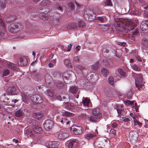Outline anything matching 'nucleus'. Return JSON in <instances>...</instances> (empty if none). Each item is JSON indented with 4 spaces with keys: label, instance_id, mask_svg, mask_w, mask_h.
<instances>
[{
    "label": "nucleus",
    "instance_id": "nucleus-1",
    "mask_svg": "<svg viewBox=\"0 0 148 148\" xmlns=\"http://www.w3.org/2000/svg\"><path fill=\"white\" fill-rule=\"evenodd\" d=\"M125 26L124 28L130 31L133 30L136 27V24L131 20H128L123 24L121 22L116 21L114 23V26L116 29L118 31H121V29L124 27L123 25Z\"/></svg>",
    "mask_w": 148,
    "mask_h": 148
},
{
    "label": "nucleus",
    "instance_id": "nucleus-2",
    "mask_svg": "<svg viewBox=\"0 0 148 148\" xmlns=\"http://www.w3.org/2000/svg\"><path fill=\"white\" fill-rule=\"evenodd\" d=\"M102 117V114L100 112L99 109L95 108L91 112V114L89 115L88 121L90 123H96Z\"/></svg>",
    "mask_w": 148,
    "mask_h": 148
},
{
    "label": "nucleus",
    "instance_id": "nucleus-3",
    "mask_svg": "<svg viewBox=\"0 0 148 148\" xmlns=\"http://www.w3.org/2000/svg\"><path fill=\"white\" fill-rule=\"evenodd\" d=\"M63 79L64 82L65 80H70L71 81H74L76 80V77L74 72L70 71H68L62 74Z\"/></svg>",
    "mask_w": 148,
    "mask_h": 148
},
{
    "label": "nucleus",
    "instance_id": "nucleus-4",
    "mask_svg": "<svg viewBox=\"0 0 148 148\" xmlns=\"http://www.w3.org/2000/svg\"><path fill=\"white\" fill-rule=\"evenodd\" d=\"M23 26L20 23L12 24L9 27L10 31L12 33H16L23 29Z\"/></svg>",
    "mask_w": 148,
    "mask_h": 148
},
{
    "label": "nucleus",
    "instance_id": "nucleus-5",
    "mask_svg": "<svg viewBox=\"0 0 148 148\" xmlns=\"http://www.w3.org/2000/svg\"><path fill=\"white\" fill-rule=\"evenodd\" d=\"M0 36L4 39H6L7 37L5 24L1 18H0Z\"/></svg>",
    "mask_w": 148,
    "mask_h": 148
},
{
    "label": "nucleus",
    "instance_id": "nucleus-6",
    "mask_svg": "<svg viewBox=\"0 0 148 148\" xmlns=\"http://www.w3.org/2000/svg\"><path fill=\"white\" fill-rule=\"evenodd\" d=\"M43 125L45 130H49L53 127L54 125V123L50 120H47L45 121Z\"/></svg>",
    "mask_w": 148,
    "mask_h": 148
},
{
    "label": "nucleus",
    "instance_id": "nucleus-7",
    "mask_svg": "<svg viewBox=\"0 0 148 148\" xmlns=\"http://www.w3.org/2000/svg\"><path fill=\"white\" fill-rule=\"evenodd\" d=\"M77 142L75 140H68L65 143L66 148H75Z\"/></svg>",
    "mask_w": 148,
    "mask_h": 148
},
{
    "label": "nucleus",
    "instance_id": "nucleus-8",
    "mask_svg": "<svg viewBox=\"0 0 148 148\" xmlns=\"http://www.w3.org/2000/svg\"><path fill=\"white\" fill-rule=\"evenodd\" d=\"M31 99L34 102L36 103H40L42 102V97L38 94L33 95L31 97Z\"/></svg>",
    "mask_w": 148,
    "mask_h": 148
},
{
    "label": "nucleus",
    "instance_id": "nucleus-9",
    "mask_svg": "<svg viewBox=\"0 0 148 148\" xmlns=\"http://www.w3.org/2000/svg\"><path fill=\"white\" fill-rule=\"evenodd\" d=\"M79 88L76 86H72L70 87V92L74 95L77 98H78L79 95L78 94L79 92L78 91Z\"/></svg>",
    "mask_w": 148,
    "mask_h": 148
},
{
    "label": "nucleus",
    "instance_id": "nucleus-10",
    "mask_svg": "<svg viewBox=\"0 0 148 148\" xmlns=\"http://www.w3.org/2000/svg\"><path fill=\"white\" fill-rule=\"evenodd\" d=\"M71 128L75 134H80L83 132L82 128L80 127L73 126Z\"/></svg>",
    "mask_w": 148,
    "mask_h": 148
},
{
    "label": "nucleus",
    "instance_id": "nucleus-11",
    "mask_svg": "<svg viewBox=\"0 0 148 148\" xmlns=\"http://www.w3.org/2000/svg\"><path fill=\"white\" fill-rule=\"evenodd\" d=\"M138 136V134L135 131H132L129 133V138L131 140L136 141Z\"/></svg>",
    "mask_w": 148,
    "mask_h": 148
},
{
    "label": "nucleus",
    "instance_id": "nucleus-12",
    "mask_svg": "<svg viewBox=\"0 0 148 148\" xmlns=\"http://www.w3.org/2000/svg\"><path fill=\"white\" fill-rule=\"evenodd\" d=\"M27 110L25 109L21 108L16 111L14 113V115L17 117H21L24 116Z\"/></svg>",
    "mask_w": 148,
    "mask_h": 148
},
{
    "label": "nucleus",
    "instance_id": "nucleus-13",
    "mask_svg": "<svg viewBox=\"0 0 148 148\" xmlns=\"http://www.w3.org/2000/svg\"><path fill=\"white\" fill-rule=\"evenodd\" d=\"M54 83L56 88L58 89H65L66 88L65 85L60 80H55Z\"/></svg>",
    "mask_w": 148,
    "mask_h": 148
},
{
    "label": "nucleus",
    "instance_id": "nucleus-14",
    "mask_svg": "<svg viewBox=\"0 0 148 148\" xmlns=\"http://www.w3.org/2000/svg\"><path fill=\"white\" fill-rule=\"evenodd\" d=\"M45 93L48 96L49 98L51 100L54 99L56 98L55 93L52 90L48 89L45 92Z\"/></svg>",
    "mask_w": 148,
    "mask_h": 148
},
{
    "label": "nucleus",
    "instance_id": "nucleus-15",
    "mask_svg": "<svg viewBox=\"0 0 148 148\" xmlns=\"http://www.w3.org/2000/svg\"><path fill=\"white\" fill-rule=\"evenodd\" d=\"M28 63V60L25 56H22L20 58L19 61L18 62L19 65L21 66H26Z\"/></svg>",
    "mask_w": 148,
    "mask_h": 148
},
{
    "label": "nucleus",
    "instance_id": "nucleus-16",
    "mask_svg": "<svg viewBox=\"0 0 148 148\" xmlns=\"http://www.w3.org/2000/svg\"><path fill=\"white\" fill-rule=\"evenodd\" d=\"M53 77L56 79L55 80H61L63 79L62 74L60 73L58 71L54 72L53 73Z\"/></svg>",
    "mask_w": 148,
    "mask_h": 148
},
{
    "label": "nucleus",
    "instance_id": "nucleus-17",
    "mask_svg": "<svg viewBox=\"0 0 148 148\" xmlns=\"http://www.w3.org/2000/svg\"><path fill=\"white\" fill-rule=\"evenodd\" d=\"M25 134L28 138L33 137L35 136L33 130L31 129H28L25 132Z\"/></svg>",
    "mask_w": 148,
    "mask_h": 148
},
{
    "label": "nucleus",
    "instance_id": "nucleus-18",
    "mask_svg": "<svg viewBox=\"0 0 148 148\" xmlns=\"http://www.w3.org/2000/svg\"><path fill=\"white\" fill-rule=\"evenodd\" d=\"M136 86L138 89L140 90L142 88L143 85V83L142 81V79H138L135 80Z\"/></svg>",
    "mask_w": 148,
    "mask_h": 148
},
{
    "label": "nucleus",
    "instance_id": "nucleus-19",
    "mask_svg": "<svg viewBox=\"0 0 148 148\" xmlns=\"http://www.w3.org/2000/svg\"><path fill=\"white\" fill-rule=\"evenodd\" d=\"M45 79L46 83L48 85H50L53 80L52 78L48 74H46L45 75Z\"/></svg>",
    "mask_w": 148,
    "mask_h": 148
},
{
    "label": "nucleus",
    "instance_id": "nucleus-20",
    "mask_svg": "<svg viewBox=\"0 0 148 148\" xmlns=\"http://www.w3.org/2000/svg\"><path fill=\"white\" fill-rule=\"evenodd\" d=\"M77 27V26L75 23H73L72 24H69L66 26V30H70L72 29H75Z\"/></svg>",
    "mask_w": 148,
    "mask_h": 148
},
{
    "label": "nucleus",
    "instance_id": "nucleus-21",
    "mask_svg": "<svg viewBox=\"0 0 148 148\" xmlns=\"http://www.w3.org/2000/svg\"><path fill=\"white\" fill-rule=\"evenodd\" d=\"M59 144L58 142H50L48 143V147L49 148H57Z\"/></svg>",
    "mask_w": 148,
    "mask_h": 148
},
{
    "label": "nucleus",
    "instance_id": "nucleus-22",
    "mask_svg": "<svg viewBox=\"0 0 148 148\" xmlns=\"http://www.w3.org/2000/svg\"><path fill=\"white\" fill-rule=\"evenodd\" d=\"M70 119L69 116H62L61 124L65 125L69 124L70 123L69 121Z\"/></svg>",
    "mask_w": 148,
    "mask_h": 148
},
{
    "label": "nucleus",
    "instance_id": "nucleus-23",
    "mask_svg": "<svg viewBox=\"0 0 148 148\" xmlns=\"http://www.w3.org/2000/svg\"><path fill=\"white\" fill-rule=\"evenodd\" d=\"M114 91V90L113 89L108 88L106 89L105 92V94L107 97H110L113 95Z\"/></svg>",
    "mask_w": 148,
    "mask_h": 148
},
{
    "label": "nucleus",
    "instance_id": "nucleus-24",
    "mask_svg": "<svg viewBox=\"0 0 148 148\" xmlns=\"http://www.w3.org/2000/svg\"><path fill=\"white\" fill-rule=\"evenodd\" d=\"M16 88L15 86H13L12 87H10L7 89V92L9 94H14L16 93Z\"/></svg>",
    "mask_w": 148,
    "mask_h": 148
},
{
    "label": "nucleus",
    "instance_id": "nucleus-25",
    "mask_svg": "<svg viewBox=\"0 0 148 148\" xmlns=\"http://www.w3.org/2000/svg\"><path fill=\"white\" fill-rule=\"evenodd\" d=\"M142 44L143 48L145 49L148 48V39L144 38L142 39Z\"/></svg>",
    "mask_w": 148,
    "mask_h": 148
},
{
    "label": "nucleus",
    "instance_id": "nucleus-26",
    "mask_svg": "<svg viewBox=\"0 0 148 148\" xmlns=\"http://www.w3.org/2000/svg\"><path fill=\"white\" fill-rule=\"evenodd\" d=\"M96 136L95 133H88L84 135V138L87 140H89L92 138Z\"/></svg>",
    "mask_w": 148,
    "mask_h": 148
},
{
    "label": "nucleus",
    "instance_id": "nucleus-27",
    "mask_svg": "<svg viewBox=\"0 0 148 148\" xmlns=\"http://www.w3.org/2000/svg\"><path fill=\"white\" fill-rule=\"evenodd\" d=\"M95 13L93 12L92 11L90 10L89 13V14H90L91 16H93V14L95 15L96 14H103V12L99 9L98 8H97L95 9Z\"/></svg>",
    "mask_w": 148,
    "mask_h": 148
},
{
    "label": "nucleus",
    "instance_id": "nucleus-28",
    "mask_svg": "<svg viewBox=\"0 0 148 148\" xmlns=\"http://www.w3.org/2000/svg\"><path fill=\"white\" fill-rule=\"evenodd\" d=\"M51 4L49 0H44L40 3V5L42 7L50 5Z\"/></svg>",
    "mask_w": 148,
    "mask_h": 148
},
{
    "label": "nucleus",
    "instance_id": "nucleus-29",
    "mask_svg": "<svg viewBox=\"0 0 148 148\" xmlns=\"http://www.w3.org/2000/svg\"><path fill=\"white\" fill-rule=\"evenodd\" d=\"M34 133L36 134H41L42 132V128L40 127L36 126L34 127L33 129Z\"/></svg>",
    "mask_w": 148,
    "mask_h": 148
},
{
    "label": "nucleus",
    "instance_id": "nucleus-30",
    "mask_svg": "<svg viewBox=\"0 0 148 148\" xmlns=\"http://www.w3.org/2000/svg\"><path fill=\"white\" fill-rule=\"evenodd\" d=\"M104 64L107 67L109 68L113 65V63L111 60H106L104 61Z\"/></svg>",
    "mask_w": 148,
    "mask_h": 148
},
{
    "label": "nucleus",
    "instance_id": "nucleus-31",
    "mask_svg": "<svg viewBox=\"0 0 148 148\" xmlns=\"http://www.w3.org/2000/svg\"><path fill=\"white\" fill-rule=\"evenodd\" d=\"M8 67L9 68L11 69L13 71L18 70V69L16 65L12 63L9 62L8 65Z\"/></svg>",
    "mask_w": 148,
    "mask_h": 148
},
{
    "label": "nucleus",
    "instance_id": "nucleus-32",
    "mask_svg": "<svg viewBox=\"0 0 148 148\" xmlns=\"http://www.w3.org/2000/svg\"><path fill=\"white\" fill-rule=\"evenodd\" d=\"M78 26L79 28H84L86 26V24L82 20H79L78 22Z\"/></svg>",
    "mask_w": 148,
    "mask_h": 148
},
{
    "label": "nucleus",
    "instance_id": "nucleus-33",
    "mask_svg": "<svg viewBox=\"0 0 148 148\" xmlns=\"http://www.w3.org/2000/svg\"><path fill=\"white\" fill-rule=\"evenodd\" d=\"M64 106L67 109H73L75 108L73 103H65L64 104Z\"/></svg>",
    "mask_w": 148,
    "mask_h": 148
},
{
    "label": "nucleus",
    "instance_id": "nucleus-34",
    "mask_svg": "<svg viewBox=\"0 0 148 148\" xmlns=\"http://www.w3.org/2000/svg\"><path fill=\"white\" fill-rule=\"evenodd\" d=\"M60 113L62 114L61 116H72V114L66 111L65 110H62L60 111Z\"/></svg>",
    "mask_w": 148,
    "mask_h": 148
},
{
    "label": "nucleus",
    "instance_id": "nucleus-35",
    "mask_svg": "<svg viewBox=\"0 0 148 148\" xmlns=\"http://www.w3.org/2000/svg\"><path fill=\"white\" fill-rule=\"evenodd\" d=\"M90 101V100L88 98L86 97L83 99L82 103L84 106L88 107Z\"/></svg>",
    "mask_w": 148,
    "mask_h": 148
},
{
    "label": "nucleus",
    "instance_id": "nucleus-36",
    "mask_svg": "<svg viewBox=\"0 0 148 148\" xmlns=\"http://www.w3.org/2000/svg\"><path fill=\"white\" fill-rule=\"evenodd\" d=\"M16 19V16L14 15L10 16L5 18V20L7 22H10Z\"/></svg>",
    "mask_w": 148,
    "mask_h": 148
},
{
    "label": "nucleus",
    "instance_id": "nucleus-37",
    "mask_svg": "<svg viewBox=\"0 0 148 148\" xmlns=\"http://www.w3.org/2000/svg\"><path fill=\"white\" fill-rule=\"evenodd\" d=\"M39 16L41 19L43 21H45L47 20L48 19V17L47 15L45 13H41L39 14Z\"/></svg>",
    "mask_w": 148,
    "mask_h": 148
},
{
    "label": "nucleus",
    "instance_id": "nucleus-38",
    "mask_svg": "<svg viewBox=\"0 0 148 148\" xmlns=\"http://www.w3.org/2000/svg\"><path fill=\"white\" fill-rule=\"evenodd\" d=\"M116 72H118L122 77H125L126 74V73L123 70L119 68L117 69Z\"/></svg>",
    "mask_w": 148,
    "mask_h": 148
},
{
    "label": "nucleus",
    "instance_id": "nucleus-39",
    "mask_svg": "<svg viewBox=\"0 0 148 148\" xmlns=\"http://www.w3.org/2000/svg\"><path fill=\"white\" fill-rule=\"evenodd\" d=\"M34 117L37 119L39 120L43 116V114L41 113H36L34 115Z\"/></svg>",
    "mask_w": 148,
    "mask_h": 148
},
{
    "label": "nucleus",
    "instance_id": "nucleus-40",
    "mask_svg": "<svg viewBox=\"0 0 148 148\" xmlns=\"http://www.w3.org/2000/svg\"><path fill=\"white\" fill-rule=\"evenodd\" d=\"M64 64L67 67L70 68H71V64L69 60L67 59L65 60H64Z\"/></svg>",
    "mask_w": 148,
    "mask_h": 148
},
{
    "label": "nucleus",
    "instance_id": "nucleus-41",
    "mask_svg": "<svg viewBox=\"0 0 148 148\" xmlns=\"http://www.w3.org/2000/svg\"><path fill=\"white\" fill-rule=\"evenodd\" d=\"M140 27V29L143 31L147 30L148 27L146 24H145V23L143 21L142 22Z\"/></svg>",
    "mask_w": 148,
    "mask_h": 148
},
{
    "label": "nucleus",
    "instance_id": "nucleus-42",
    "mask_svg": "<svg viewBox=\"0 0 148 148\" xmlns=\"http://www.w3.org/2000/svg\"><path fill=\"white\" fill-rule=\"evenodd\" d=\"M68 134L66 133H63L59 134L58 135V137L59 138L61 139H64L67 137Z\"/></svg>",
    "mask_w": 148,
    "mask_h": 148
},
{
    "label": "nucleus",
    "instance_id": "nucleus-43",
    "mask_svg": "<svg viewBox=\"0 0 148 148\" xmlns=\"http://www.w3.org/2000/svg\"><path fill=\"white\" fill-rule=\"evenodd\" d=\"M88 115H87L85 113H82L80 115V117L83 119V120L86 121H88Z\"/></svg>",
    "mask_w": 148,
    "mask_h": 148
},
{
    "label": "nucleus",
    "instance_id": "nucleus-44",
    "mask_svg": "<svg viewBox=\"0 0 148 148\" xmlns=\"http://www.w3.org/2000/svg\"><path fill=\"white\" fill-rule=\"evenodd\" d=\"M88 115H87L85 113H82L80 115V117L83 119V120L86 121H88Z\"/></svg>",
    "mask_w": 148,
    "mask_h": 148
},
{
    "label": "nucleus",
    "instance_id": "nucleus-45",
    "mask_svg": "<svg viewBox=\"0 0 148 148\" xmlns=\"http://www.w3.org/2000/svg\"><path fill=\"white\" fill-rule=\"evenodd\" d=\"M10 73V71L7 69H4L3 71V76H5L9 75Z\"/></svg>",
    "mask_w": 148,
    "mask_h": 148
},
{
    "label": "nucleus",
    "instance_id": "nucleus-46",
    "mask_svg": "<svg viewBox=\"0 0 148 148\" xmlns=\"http://www.w3.org/2000/svg\"><path fill=\"white\" fill-rule=\"evenodd\" d=\"M7 3L6 0H0V5L1 7L2 8H5Z\"/></svg>",
    "mask_w": 148,
    "mask_h": 148
},
{
    "label": "nucleus",
    "instance_id": "nucleus-47",
    "mask_svg": "<svg viewBox=\"0 0 148 148\" xmlns=\"http://www.w3.org/2000/svg\"><path fill=\"white\" fill-rule=\"evenodd\" d=\"M96 19L99 21L102 22H104L106 21V18L105 16H103L101 17H96Z\"/></svg>",
    "mask_w": 148,
    "mask_h": 148
},
{
    "label": "nucleus",
    "instance_id": "nucleus-48",
    "mask_svg": "<svg viewBox=\"0 0 148 148\" xmlns=\"http://www.w3.org/2000/svg\"><path fill=\"white\" fill-rule=\"evenodd\" d=\"M133 76L135 78V80L138 79H142V75L141 74H136L134 73L133 75Z\"/></svg>",
    "mask_w": 148,
    "mask_h": 148
},
{
    "label": "nucleus",
    "instance_id": "nucleus-49",
    "mask_svg": "<svg viewBox=\"0 0 148 148\" xmlns=\"http://www.w3.org/2000/svg\"><path fill=\"white\" fill-rule=\"evenodd\" d=\"M101 71L103 74L104 75V77L107 76L109 73V70L105 68L101 69Z\"/></svg>",
    "mask_w": 148,
    "mask_h": 148
},
{
    "label": "nucleus",
    "instance_id": "nucleus-50",
    "mask_svg": "<svg viewBox=\"0 0 148 148\" xmlns=\"http://www.w3.org/2000/svg\"><path fill=\"white\" fill-rule=\"evenodd\" d=\"M133 11V14L136 15H139L140 13V10L138 8L132 9Z\"/></svg>",
    "mask_w": 148,
    "mask_h": 148
},
{
    "label": "nucleus",
    "instance_id": "nucleus-51",
    "mask_svg": "<svg viewBox=\"0 0 148 148\" xmlns=\"http://www.w3.org/2000/svg\"><path fill=\"white\" fill-rule=\"evenodd\" d=\"M123 106L121 105H119L117 106V110L118 114H121V112L122 110H123L122 108Z\"/></svg>",
    "mask_w": 148,
    "mask_h": 148
},
{
    "label": "nucleus",
    "instance_id": "nucleus-52",
    "mask_svg": "<svg viewBox=\"0 0 148 148\" xmlns=\"http://www.w3.org/2000/svg\"><path fill=\"white\" fill-rule=\"evenodd\" d=\"M109 83L111 85H113L114 84V81L113 78L112 77H109L108 79Z\"/></svg>",
    "mask_w": 148,
    "mask_h": 148
},
{
    "label": "nucleus",
    "instance_id": "nucleus-53",
    "mask_svg": "<svg viewBox=\"0 0 148 148\" xmlns=\"http://www.w3.org/2000/svg\"><path fill=\"white\" fill-rule=\"evenodd\" d=\"M132 34L133 37H134L139 34V32L137 29H136L135 30L132 32Z\"/></svg>",
    "mask_w": 148,
    "mask_h": 148
},
{
    "label": "nucleus",
    "instance_id": "nucleus-54",
    "mask_svg": "<svg viewBox=\"0 0 148 148\" xmlns=\"http://www.w3.org/2000/svg\"><path fill=\"white\" fill-rule=\"evenodd\" d=\"M127 95V98L128 99H130L133 95L132 90L130 89L129 90V91H128Z\"/></svg>",
    "mask_w": 148,
    "mask_h": 148
},
{
    "label": "nucleus",
    "instance_id": "nucleus-55",
    "mask_svg": "<svg viewBox=\"0 0 148 148\" xmlns=\"http://www.w3.org/2000/svg\"><path fill=\"white\" fill-rule=\"evenodd\" d=\"M99 66V63L97 62L93 65H92V68L94 69H98Z\"/></svg>",
    "mask_w": 148,
    "mask_h": 148
},
{
    "label": "nucleus",
    "instance_id": "nucleus-56",
    "mask_svg": "<svg viewBox=\"0 0 148 148\" xmlns=\"http://www.w3.org/2000/svg\"><path fill=\"white\" fill-rule=\"evenodd\" d=\"M62 116H58L57 117L56 119V121L58 123H60L61 124Z\"/></svg>",
    "mask_w": 148,
    "mask_h": 148
},
{
    "label": "nucleus",
    "instance_id": "nucleus-57",
    "mask_svg": "<svg viewBox=\"0 0 148 148\" xmlns=\"http://www.w3.org/2000/svg\"><path fill=\"white\" fill-rule=\"evenodd\" d=\"M133 67L135 71H139L140 70V67L135 64L133 66Z\"/></svg>",
    "mask_w": 148,
    "mask_h": 148
},
{
    "label": "nucleus",
    "instance_id": "nucleus-58",
    "mask_svg": "<svg viewBox=\"0 0 148 148\" xmlns=\"http://www.w3.org/2000/svg\"><path fill=\"white\" fill-rule=\"evenodd\" d=\"M106 5L110 6H112V3L110 0H107L105 2Z\"/></svg>",
    "mask_w": 148,
    "mask_h": 148
},
{
    "label": "nucleus",
    "instance_id": "nucleus-59",
    "mask_svg": "<svg viewBox=\"0 0 148 148\" xmlns=\"http://www.w3.org/2000/svg\"><path fill=\"white\" fill-rule=\"evenodd\" d=\"M68 5L70 8H72L71 10L74 8V4L72 2H69L68 3Z\"/></svg>",
    "mask_w": 148,
    "mask_h": 148
},
{
    "label": "nucleus",
    "instance_id": "nucleus-60",
    "mask_svg": "<svg viewBox=\"0 0 148 148\" xmlns=\"http://www.w3.org/2000/svg\"><path fill=\"white\" fill-rule=\"evenodd\" d=\"M135 124H136L138 125H139L140 126H142V123L140 122L139 121H138L137 120H135V121L134 122Z\"/></svg>",
    "mask_w": 148,
    "mask_h": 148
},
{
    "label": "nucleus",
    "instance_id": "nucleus-61",
    "mask_svg": "<svg viewBox=\"0 0 148 148\" xmlns=\"http://www.w3.org/2000/svg\"><path fill=\"white\" fill-rule=\"evenodd\" d=\"M118 125V124L115 122H113L112 124V125L113 127L114 128H116L117 127Z\"/></svg>",
    "mask_w": 148,
    "mask_h": 148
},
{
    "label": "nucleus",
    "instance_id": "nucleus-62",
    "mask_svg": "<svg viewBox=\"0 0 148 148\" xmlns=\"http://www.w3.org/2000/svg\"><path fill=\"white\" fill-rule=\"evenodd\" d=\"M2 104L3 107H4V106H9V105H8V103L4 101H2Z\"/></svg>",
    "mask_w": 148,
    "mask_h": 148
},
{
    "label": "nucleus",
    "instance_id": "nucleus-63",
    "mask_svg": "<svg viewBox=\"0 0 148 148\" xmlns=\"http://www.w3.org/2000/svg\"><path fill=\"white\" fill-rule=\"evenodd\" d=\"M117 44L119 45H121L123 46H125L126 43L124 42H118Z\"/></svg>",
    "mask_w": 148,
    "mask_h": 148
},
{
    "label": "nucleus",
    "instance_id": "nucleus-64",
    "mask_svg": "<svg viewBox=\"0 0 148 148\" xmlns=\"http://www.w3.org/2000/svg\"><path fill=\"white\" fill-rule=\"evenodd\" d=\"M110 132L111 133L113 134L114 135L116 134V130L114 129H112L110 130Z\"/></svg>",
    "mask_w": 148,
    "mask_h": 148
}]
</instances>
